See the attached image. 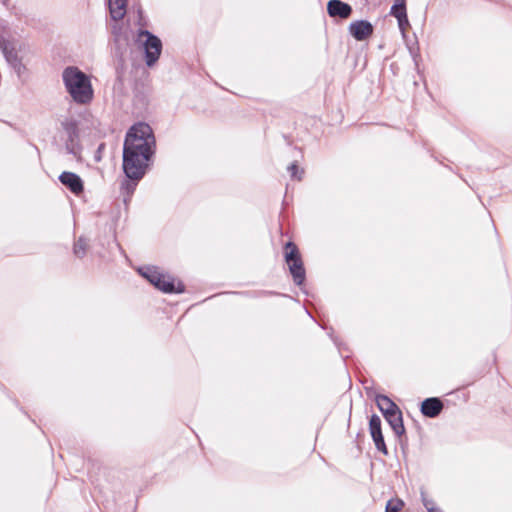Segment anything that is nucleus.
<instances>
[{"label":"nucleus","instance_id":"1","mask_svg":"<svg viewBox=\"0 0 512 512\" xmlns=\"http://www.w3.org/2000/svg\"><path fill=\"white\" fill-rule=\"evenodd\" d=\"M155 145V137L148 124L137 123L129 129L123 147V170L127 178L139 181L145 175Z\"/></svg>","mask_w":512,"mask_h":512},{"label":"nucleus","instance_id":"2","mask_svg":"<svg viewBox=\"0 0 512 512\" xmlns=\"http://www.w3.org/2000/svg\"><path fill=\"white\" fill-rule=\"evenodd\" d=\"M65 88L73 101L80 105L89 104L94 97L90 77L78 67L69 66L62 72Z\"/></svg>","mask_w":512,"mask_h":512},{"label":"nucleus","instance_id":"3","mask_svg":"<svg viewBox=\"0 0 512 512\" xmlns=\"http://www.w3.org/2000/svg\"><path fill=\"white\" fill-rule=\"evenodd\" d=\"M137 271L154 287L164 293H182L184 291V286L181 282L176 284L174 277L163 273L159 267L148 265L139 267Z\"/></svg>","mask_w":512,"mask_h":512},{"label":"nucleus","instance_id":"4","mask_svg":"<svg viewBox=\"0 0 512 512\" xmlns=\"http://www.w3.org/2000/svg\"><path fill=\"white\" fill-rule=\"evenodd\" d=\"M59 137L64 142L68 153L77 156L81 151L80 131L78 122L73 117H66L61 120Z\"/></svg>","mask_w":512,"mask_h":512},{"label":"nucleus","instance_id":"5","mask_svg":"<svg viewBox=\"0 0 512 512\" xmlns=\"http://www.w3.org/2000/svg\"><path fill=\"white\" fill-rule=\"evenodd\" d=\"M284 258L294 283L301 286L306 277L305 269L298 247L292 241H288L284 245Z\"/></svg>","mask_w":512,"mask_h":512},{"label":"nucleus","instance_id":"6","mask_svg":"<svg viewBox=\"0 0 512 512\" xmlns=\"http://www.w3.org/2000/svg\"><path fill=\"white\" fill-rule=\"evenodd\" d=\"M138 41L142 44L145 52V61L148 66L154 65L160 57L162 42L149 31H140Z\"/></svg>","mask_w":512,"mask_h":512},{"label":"nucleus","instance_id":"7","mask_svg":"<svg viewBox=\"0 0 512 512\" xmlns=\"http://www.w3.org/2000/svg\"><path fill=\"white\" fill-rule=\"evenodd\" d=\"M1 50L5 56L6 61L18 73L25 69L22 64V52L24 45L18 41L4 40L0 43Z\"/></svg>","mask_w":512,"mask_h":512},{"label":"nucleus","instance_id":"8","mask_svg":"<svg viewBox=\"0 0 512 512\" xmlns=\"http://www.w3.org/2000/svg\"><path fill=\"white\" fill-rule=\"evenodd\" d=\"M369 430L377 450L384 455H387L388 449L382 434L381 419L378 415L374 414L370 417Z\"/></svg>","mask_w":512,"mask_h":512},{"label":"nucleus","instance_id":"9","mask_svg":"<svg viewBox=\"0 0 512 512\" xmlns=\"http://www.w3.org/2000/svg\"><path fill=\"white\" fill-rule=\"evenodd\" d=\"M59 181L75 195L81 194L84 190L83 181L76 173L64 171L59 175Z\"/></svg>","mask_w":512,"mask_h":512},{"label":"nucleus","instance_id":"10","mask_svg":"<svg viewBox=\"0 0 512 512\" xmlns=\"http://www.w3.org/2000/svg\"><path fill=\"white\" fill-rule=\"evenodd\" d=\"M93 238L94 235L91 231H85L78 236L75 234L73 254L77 258L82 259L86 255Z\"/></svg>","mask_w":512,"mask_h":512},{"label":"nucleus","instance_id":"11","mask_svg":"<svg viewBox=\"0 0 512 512\" xmlns=\"http://www.w3.org/2000/svg\"><path fill=\"white\" fill-rule=\"evenodd\" d=\"M349 31L356 40L363 41L372 35L373 26L368 21L359 20L350 24Z\"/></svg>","mask_w":512,"mask_h":512},{"label":"nucleus","instance_id":"12","mask_svg":"<svg viewBox=\"0 0 512 512\" xmlns=\"http://www.w3.org/2000/svg\"><path fill=\"white\" fill-rule=\"evenodd\" d=\"M443 402L436 397L426 398L421 403V413L429 418L437 417L443 410Z\"/></svg>","mask_w":512,"mask_h":512},{"label":"nucleus","instance_id":"13","mask_svg":"<svg viewBox=\"0 0 512 512\" xmlns=\"http://www.w3.org/2000/svg\"><path fill=\"white\" fill-rule=\"evenodd\" d=\"M327 11L331 17L346 19L351 15L352 8L340 0H330L327 4Z\"/></svg>","mask_w":512,"mask_h":512},{"label":"nucleus","instance_id":"14","mask_svg":"<svg viewBox=\"0 0 512 512\" xmlns=\"http://www.w3.org/2000/svg\"><path fill=\"white\" fill-rule=\"evenodd\" d=\"M384 418L389 423L396 436L401 437L405 433L401 410L386 415Z\"/></svg>","mask_w":512,"mask_h":512},{"label":"nucleus","instance_id":"15","mask_svg":"<svg viewBox=\"0 0 512 512\" xmlns=\"http://www.w3.org/2000/svg\"><path fill=\"white\" fill-rule=\"evenodd\" d=\"M375 401L384 417L400 410L399 407L386 395H377Z\"/></svg>","mask_w":512,"mask_h":512},{"label":"nucleus","instance_id":"16","mask_svg":"<svg viewBox=\"0 0 512 512\" xmlns=\"http://www.w3.org/2000/svg\"><path fill=\"white\" fill-rule=\"evenodd\" d=\"M110 15L114 20H120L126 13L127 0H108Z\"/></svg>","mask_w":512,"mask_h":512},{"label":"nucleus","instance_id":"17","mask_svg":"<svg viewBox=\"0 0 512 512\" xmlns=\"http://www.w3.org/2000/svg\"><path fill=\"white\" fill-rule=\"evenodd\" d=\"M390 15H392L396 19L404 18V16L407 15L406 5L394 3L393 6L391 7Z\"/></svg>","mask_w":512,"mask_h":512},{"label":"nucleus","instance_id":"18","mask_svg":"<svg viewBox=\"0 0 512 512\" xmlns=\"http://www.w3.org/2000/svg\"><path fill=\"white\" fill-rule=\"evenodd\" d=\"M287 169L292 179L300 181L303 178L304 170L299 168L296 162L291 163Z\"/></svg>","mask_w":512,"mask_h":512},{"label":"nucleus","instance_id":"19","mask_svg":"<svg viewBox=\"0 0 512 512\" xmlns=\"http://www.w3.org/2000/svg\"><path fill=\"white\" fill-rule=\"evenodd\" d=\"M404 503L400 499H391L386 505V512H399Z\"/></svg>","mask_w":512,"mask_h":512},{"label":"nucleus","instance_id":"20","mask_svg":"<svg viewBox=\"0 0 512 512\" xmlns=\"http://www.w3.org/2000/svg\"><path fill=\"white\" fill-rule=\"evenodd\" d=\"M399 30L402 34V37H406L407 29L410 27V23L408 20L407 15L404 16V18L397 19Z\"/></svg>","mask_w":512,"mask_h":512},{"label":"nucleus","instance_id":"21","mask_svg":"<svg viewBox=\"0 0 512 512\" xmlns=\"http://www.w3.org/2000/svg\"><path fill=\"white\" fill-rule=\"evenodd\" d=\"M421 498H422L423 505L427 509L428 512L436 506L435 502L432 499H428L426 497L425 492L423 490L421 491Z\"/></svg>","mask_w":512,"mask_h":512},{"label":"nucleus","instance_id":"22","mask_svg":"<svg viewBox=\"0 0 512 512\" xmlns=\"http://www.w3.org/2000/svg\"><path fill=\"white\" fill-rule=\"evenodd\" d=\"M112 242L120 249V246L119 244L116 243V238H115V234L114 232L112 233V235L110 236Z\"/></svg>","mask_w":512,"mask_h":512},{"label":"nucleus","instance_id":"23","mask_svg":"<svg viewBox=\"0 0 512 512\" xmlns=\"http://www.w3.org/2000/svg\"><path fill=\"white\" fill-rule=\"evenodd\" d=\"M429 512H443L439 507L435 506L432 510Z\"/></svg>","mask_w":512,"mask_h":512},{"label":"nucleus","instance_id":"24","mask_svg":"<svg viewBox=\"0 0 512 512\" xmlns=\"http://www.w3.org/2000/svg\"><path fill=\"white\" fill-rule=\"evenodd\" d=\"M394 3H398V4H405V0H395Z\"/></svg>","mask_w":512,"mask_h":512}]
</instances>
